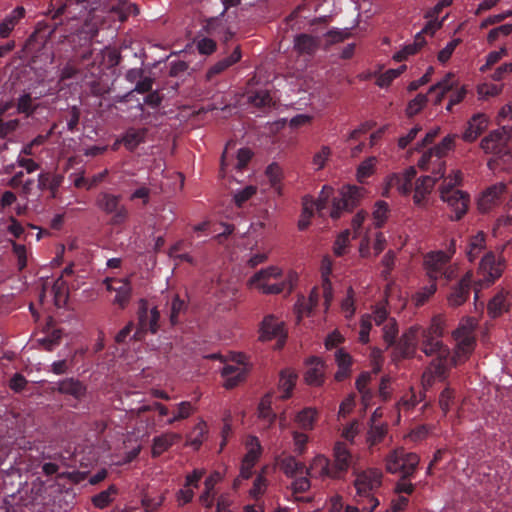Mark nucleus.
Instances as JSON below:
<instances>
[{
    "label": "nucleus",
    "mask_w": 512,
    "mask_h": 512,
    "mask_svg": "<svg viewBox=\"0 0 512 512\" xmlns=\"http://www.w3.org/2000/svg\"><path fill=\"white\" fill-rule=\"evenodd\" d=\"M248 445L250 448L245 454L242 462L255 466L261 454V445L257 437H251Z\"/></svg>",
    "instance_id": "3c124183"
},
{
    "label": "nucleus",
    "mask_w": 512,
    "mask_h": 512,
    "mask_svg": "<svg viewBox=\"0 0 512 512\" xmlns=\"http://www.w3.org/2000/svg\"><path fill=\"white\" fill-rule=\"evenodd\" d=\"M25 15V9L21 6L16 7L5 19L0 23V37L7 38L13 31L14 27L20 19Z\"/></svg>",
    "instance_id": "72a5a7b5"
},
{
    "label": "nucleus",
    "mask_w": 512,
    "mask_h": 512,
    "mask_svg": "<svg viewBox=\"0 0 512 512\" xmlns=\"http://www.w3.org/2000/svg\"><path fill=\"white\" fill-rule=\"evenodd\" d=\"M441 199L454 211L455 218L460 219L468 211L470 196L462 190H443Z\"/></svg>",
    "instance_id": "f3484780"
},
{
    "label": "nucleus",
    "mask_w": 512,
    "mask_h": 512,
    "mask_svg": "<svg viewBox=\"0 0 512 512\" xmlns=\"http://www.w3.org/2000/svg\"><path fill=\"white\" fill-rule=\"evenodd\" d=\"M473 322H467L461 325L453 332V337L456 342L455 361L461 362L466 360L473 352L476 345L475 327Z\"/></svg>",
    "instance_id": "1a4fd4ad"
},
{
    "label": "nucleus",
    "mask_w": 512,
    "mask_h": 512,
    "mask_svg": "<svg viewBox=\"0 0 512 512\" xmlns=\"http://www.w3.org/2000/svg\"><path fill=\"white\" fill-rule=\"evenodd\" d=\"M354 464V456L344 442L337 441L332 449V458L316 455L311 464L312 475L320 479L342 480Z\"/></svg>",
    "instance_id": "f03ea898"
},
{
    "label": "nucleus",
    "mask_w": 512,
    "mask_h": 512,
    "mask_svg": "<svg viewBox=\"0 0 512 512\" xmlns=\"http://www.w3.org/2000/svg\"><path fill=\"white\" fill-rule=\"evenodd\" d=\"M340 313L343 318L349 319L354 316L355 313V292L354 289L349 286L346 290L345 296L341 299Z\"/></svg>",
    "instance_id": "79ce46f5"
},
{
    "label": "nucleus",
    "mask_w": 512,
    "mask_h": 512,
    "mask_svg": "<svg viewBox=\"0 0 512 512\" xmlns=\"http://www.w3.org/2000/svg\"><path fill=\"white\" fill-rule=\"evenodd\" d=\"M134 324V322H128V324L116 334L115 341L117 343H124L133 330L135 331L131 339L140 341L145 338L147 333L155 334L160 328L159 322H136V325Z\"/></svg>",
    "instance_id": "4468645a"
},
{
    "label": "nucleus",
    "mask_w": 512,
    "mask_h": 512,
    "mask_svg": "<svg viewBox=\"0 0 512 512\" xmlns=\"http://www.w3.org/2000/svg\"><path fill=\"white\" fill-rule=\"evenodd\" d=\"M507 192L508 186L504 182H498L488 186L477 198L479 211L485 213L498 206Z\"/></svg>",
    "instance_id": "ddd939ff"
},
{
    "label": "nucleus",
    "mask_w": 512,
    "mask_h": 512,
    "mask_svg": "<svg viewBox=\"0 0 512 512\" xmlns=\"http://www.w3.org/2000/svg\"><path fill=\"white\" fill-rule=\"evenodd\" d=\"M442 322H432L428 329L421 332L420 348L427 356L435 355L432 361L436 372L441 373L444 363L449 355V350L443 345L441 335L443 331Z\"/></svg>",
    "instance_id": "7ed1b4c3"
},
{
    "label": "nucleus",
    "mask_w": 512,
    "mask_h": 512,
    "mask_svg": "<svg viewBox=\"0 0 512 512\" xmlns=\"http://www.w3.org/2000/svg\"><path fill=\"white\" fill-rule=\"evenodd\" d=\"M463 181V173L460 169H453L447 177L444 178L440 187V192L443 190H457L456 187L461 185Z\"/></svg>",
    "instance_id": "603ef678"
},
{
    "label": "nucleus",
    "mask_w": 512,
    "mask_h": 512,
    "mask_svg": "<svg viewBox=\"0 0 512 512\" xmlns=\"http://www.w3.org/2000/svg\"><path fill=\"white\" fill-rule=\"evenodd\" d=\"M419 463V457L404 448L391 451L386 457V470L389 473H401L404 478H411Z\"/></svg>",
    "instance_id": "0eeeda50"
},
{
    "label": "nucleus",
    "mask_w": 512,
    "mask_h": 512,
    "mask_svg": "<svg viewBox=\"0 0 512 512\" xmlns=\"http://www.w3.org/2000/svg\"><path fill=\"white\" fill-rule=\"evenodd\" d=\"M257 193V187L248 185L241 190H238L233 195V201L237 207H241L246 201L251 199Z\"/></svg>",
    "instance_id": "13d9d810"
},
{
    "label": "nucleus",
    "mask_w": 512,
    "mask_h": 512,
    "mask_svg": "<svg viewBox=\"0 0 512 512\" xmlns=\"http://www.w3.org/2000/svg\"><path fill=\"white\" fill-rule=\"evenodd\" d=\"M506 260L501 255L496 257L493 252H487L481 259L478 267V274L481 276L474 286V300L479 298V292L482 288L489 287L496 279L500 278L504 272Z\"/></svg>",
    "instance_id": "20e7f679"
},
{
    "label": "nucleus",
    "mask_w": 512,
    "mask_h": 512,
    "mask_svg": "<svg viewBox=\"0 0 512 512\" xmlns=\"http://www.w3.org/2000/svg\"><path fill=\"white\" fill-rule=\"evenodd\" d=\"M387 434V425L385 424H371L368 431L367 441L370 446L381 443Z\"/></svg>",
    "instance_id": "8fccbe9b"
},
{
    "label": "nucleus",
    "mask_w": 512,
    "mask_h": 512,
    "mask_svg": "<svg viewBox=\"0 0 512 512\" xmlns=\"http://www.w3.org/2000/svg\"><path fill=\"white\" fill-rule=\"evenodd\" d=\"M488 127V118L482 113H478L472 116L467 123V128L462 134V139L465 142L475 141L479 135L486 130Z\"/></svg>",
    "instance_id": "b1692460"
},
{
    "label": "nucleus",
    "mask_w": 512,
    "mask_h": 512,
    "mask_svg": "<svg viewBox=\"0 0 512 512\" xmlns=\"http://www.w3.org/2000/svg\"><path fill=\"white\" fill-rule=\"evenodd\" d=\"M221 480L222 475L218 471H214L204 481L205 489L200 495L199 501L207 509L214 505V488Z\"/></svg>",
    "instance_id": "a878e982"
},
{
    "label": "nucleus",
    "mask_w": 512,
    "mask_h": 512,
    "mask_svg": "<svg viewBox=\"0 0 512 512\" xmlns=\"http://www.w3.org/2000/svg\"><path fill=\"white\" fill-rule=\"evenodd\" d=\"M222 376L225 378L224 386L227 389H232L244 379V372L233 365H225L222 369Z\"/></svg>",
    "instance_id": "a19ab883"
},
{
    "label": "nucleus",
    "mask_w": 512,
    "mask_h": 512,
    "mask_svg": "<svg viewBox=\"0 0 512 512\" xmlns=\"http://www.w3.org/2000/svg\"><path fill=\"white\" fill-rule=\"evenodd\" d=\"M316 306L306 300V296L300 295L294 304V312L299 319L310 318Z\"/></svg>",
    "instance_id": "09e8293b"
},
{
    "label": "nucleus",
    "mask_w": 512,
    "mask_h": 512,
    "mask_svg": "<svg viewBox=\"0 0 512 512\" xmlns=\"http://www.w3.org/2000/svg\"><path fill=\"white\" fill-rule=\"evenodd\" d=\"M428 98L425 94H418L413 98L406 107V115L413 117L418 114L427 104Z\"/></svg>",
    "instance_id": "4d7b16f0"
},
{
    "label": "nucleus",
    "mask_w": 512,
    "mask_h": 512,
    "mask_svg": "<svg viewBox=\"0 0 512 512\" xmlns=\"http://www.w3.org/2000/svg\"><path fill=\"white\" fill-rule=\"evenodd\" d=\"M418 167L421 170L430 171L433 175L432 178L438 180L444 176L445 161L442 156L429 149L418 160Z\"/></svg>",
    "instance_id": "6ab92c4d"
},
{
    "label": "nucleus",
    "mask_w": 512,
    "mask_h": 512,
    "mask_svg": "<svg viewBox=\"0 0 512 512\" xmlns=\"http://www.w3.org/2000/svg\"><path fill=\"white\" fill-rule=\"evenodd\" d=\"M318 412L315 408L306 407L295 416V422L302 430H312L317 421Z\"/></svg>",
    "instance_id": "c9c22d12"
},
{
    "label": "nucleus",
    "mask_w": 512,
    "mask_h": 512,
    "mask_svg": "<svg viewBox=\"0 0 512 512\" xmlns=\"http://www.w3.org/2000/svg\"><path fill=\"white\" fill-rule=\"evenodd\" d=\"M425 39L421 36V32H418L415 36L413 43L405 45L401 50L393 55V60L401 62L406 60L409 56L416 54L424 45Z\"/></svg>",
    "instance_id": "f704fd0d"
},
{
    "label": "nucleus",
    "mask_w": 512,
    "mask_h": 512,
    "mask_svg": "<svg viewBox=\"0 0 512 512\" xmlns=\"http://www.w3.org/2000/svg\"><path fill=\"white\" fill-rule=\"evenodd\" d=\"M107 291L114 292L113 304L124 310L128 307L133 294V287L128 277L111 278L107 277L103 281Z\"/></svg>",
    "instance_id": "9b49d317"
},
{
    "label": "nucleus",
    "mask_w": 512,
    "mask_h": 512,
    "mask_svg": "<svg viewBox=\"0 0 512 512\" xmlns=\"http://www.w3.org/2000/svg\"><path fill=\"white\" fill-rule=\"evenodd\" d=\"M305 380L309 385H321L324 381L322 365L317 363L316 366L309 368L305 373Z\"/></svg>",
    "instance_id": "bf43d9fd"
},
{
    "label": "nucleus",
    "mask_w": 512,
    "mask_h": 512,
    "mask_svg": "<svg viewBox=\"0 0 512 512\" xmlns=\"http://www.w3.org/2000/svg\"><path fill=\"white\" fill-rule=\"evenodd\" d=\"M293 442L295 447V452L299 455H303L307 449L308 436L307 434L299 431L293 432Z\"/></svg>",
    "instance_id": "774afa93"
},
{
    "label": "nucleus",
    "mask_w": 512,
    "mask_h": 512,
    "mask_svg": "<svg viewBox=\"0 0 512 512\" xmlns=\"http://www.w3.org/2000/svg\"><path fill=\"white\" fill-rule=\"evenodd\" d=\"M294 49L300 54H312L319 47L316 37L308 34H299L294 38Z\"/></svg>",
    "instance_id": "2f4dec72"
},
{
    "label": "nucleus",
    "mask_w": 512,
    "mask_h": 512,
    "mask_svg": "<svg viewBox=\"0 0 512 512\" xmlns=\"http://www.w3.org/2000/svg\"><path fill=\"white\" fill-rule=\"evenodd\" d=\"M473 281V272L471 270L467 271L458 284L453 288L452 292L449 294L447 300L450 306H460L468 299L470 295V288Z\"/></svg>",
    "instance_id": "aec40b11"
},
{
    "label": "nucleus",
    "mask_w": 512,
    "mask_h": 512,
    "mask_svg": "<svg viewBox=\"0 0 512 512\" xmlns=\"http://www.w3.org/2000/svg\"><path fill=\"white\" fill-rule=\"evenodd\" d=\"M389 216V206L385 201H377L372 213L373 224L376 228L382 227Z\"/></svg>",
    "instance_id": "a18cd8bd"
},
{
    "label": "nucleus",
    "mask_w": 512,
    "mask_h": 512,
    "mask_svg": "<svg viewBox=\"0 0 512 512\" xmlns=\"http://www.w3.org/2000/svg\"><path fill=\"white\" fill-rule=\"evenodd\" d=\"M366 189L356 185H344L338 195L332 200L330 217L332 219L340 218L344 213L351 212L366 196Z\"/></svg>",
    "instance_id": "39448f33"
},
{
    "label": "nucleus",
    "mask_w": 512,
    "mask_h": 512,
    "mask_svg": "<svg viewBox=\"0 0 512 512\" xmlns=\"http://www.w3.org/2000/svg\"><path fill=\"white\" fill-rule=\"evenodd\" d=\"M503 86L492 83H483L478 86L477 93L479 98L487 99L489 97L498 96L502 92Z\"/></svg>",
    "instance_id": "052dcab7"
},
{
    "label": "nucleus",
    "mask_w": 512,
    "mask_h": 512,
    "mask_svg": "<svg viewBox=\"0 0 512 512\" xmlns=\"http://www.w3.org/2000/svg\"><path fill=\"white\" fill-rule=\"evenodd\" d=\"M266 176L269 179L271 187L275 190L278 195L282 193V170L277 164H270L266 169Z\"/></svg>",
    "instance_id": "de8ad7c7"
},
{
    "label": "nucleus",
    "mask_w": 512,
    "mask_h": 512,
    "mask_svg": "<svg viewBox=\"0 0 512 512\" xmlns=\"http://www.w3.org/2000/svg\"><path fill=\"white\" fill-rule=\"evenodd\" d=\"M297 374L291 369H284L280 372L278 388L282 391L280 399L286 400L291 397L296 385Z\"/></svg>",
    "instance_id": "c756f323"
},
{
    "label": "nucleus",
    "mask_w": 512,
    "mask_h": 512,
    "mask_svg": "<svg viewBox=\"0 0 512 512\" xmlns=\"http://www.w3.org/2000/svg\"><path fill=\"white\" fill-rule=\"evenodd\" d=\"M54 390L60 394L71 396L77 401H81L87 393L86 385L73 377L58 381Z\"/></svg>",
    "instance_id": "4be33fe9"
},
{
    "label": "nucleus",
    "mask_w": 512,
    "mask_h": 512,
    "mask_svg": "<svg viewBox=\"0 0 512 512\" xmlns=\"http://www.w3.org/2000/svg\"><path fill=\"white\" fill-rule=\"evenodd\" d=\"M452 253L444 251H435L428 253L424 258V268L426 274L432 281H436L439 276L446 274L444 271L445 265L451 259Z\"/></svg>",
    "instance_id": "dca6fc26"
},
{
    "label": "nucleus",
    "mask_w": 512,
    "mask_h": 512,
    "mask_svg": "<svg viewBox=\"0 0 512 512\" xmlns=\"http://www.w3.org/2000/svg\"><path fill=\"white\" fill-rule=\"evenodd\" d=\"M181 436L177 433L169 432L157 436L153 439L152 455L153 457L160 456L163 452L167 451L172 445L178 442Z\"/></svg>",
    "instance_id": "c85d7f7f"
},
{
    "label": "nucleus",
    "mask_w": 512,
    "mask_h": 512,
    "mask_svg": "<svg viewBox=\"0 0 512 512\" xmlns=\"http://www.w3.org/2000/svg\"><path fill=\"white\" fill-rule=\"evenodd\" d=\"M332 193L333 188L331 186L325 185L320 191L318 200L316 202L313 200L311 196L303 197V209L300 219L298 221V228L300 230H304L309 226L315 208L317 209L318 212H321L326 207V203L330 196L332 195Z\"/></svg>",
    "instance_id": "9d476101"
},
{
    "label": "nucleus",
    "mask_w": 512,
    "mask_h": 512,
    "mask_svg": "<svg viewBox=\"0 0 512 512\" xmlns=\"http://www.w3.org/2000/svg\"><path fill=\"white\" fill-rule=\"evenodd\" d=\"M510 141H512V127L502 126L485 136L480 142V147L485 153L498 154Z\"/></svg>",
    "instance_id": "f8f14e48"
},
{
    "label": "nucleus",
    "mask_w": 512,
    "mask_h": 512,
    "mask_svg": "<svg viewBox=\"0 0 512 512\" xmlns=\"http://www.w3.org/2000/svg\"><path fill=\"white\" fill-rule=\"evenodd\" d=\"M332 157V148L327 145H321L312 155L311 164L315 171L323 170Z\"/></svg>",
    "instance_id": "4c0bfd02"
},
{
    "label": "nucleus",
    "mask_w": 512,
    "mask_h": 512,
    "mask_svg": "<svg viewBox=\"0 0 512 512\" xmlns=\"http://www.w3.org/2000/svg\"><path fill=\"white\" fill-rule=\"evenodd\" d=\"M208 433L207 424L204 421L198 422L188 435V443L195 449H199Z\"/></svg>",
    "instance_id": "c03bdc74"
},
{
    "label": "nucleus",
    "mask_w": 512,
    "mask_h": 512,
    "mask_svg": "<svg viewBox=\"0 0 512 512\" xmlns=\"http://www.w3.org/2000/svg\"><path fill=\"white\" fill-rule=\"evenodd\" d=\"M298 273L288 270L286 273L281 266L269 265L256 271L246 282L248 289L263 295L290 294L297 282Z\"/></svg>",
    "instance_id": "f257e3e1"
},
{
    "label": "nucleus",
    "mask_w": 512,
    "mask_h": 512,
    "mask_svg": "<svg viewBox=\"0 0 512 512\" xmlns=\"http://www.w3.org/2000/svg\"><path fill=\"white\" fill-rule=\"evenodd\" d=\"M378 160L375 156H370L363 160L356 169V179L363 183L366 178L372 176L375 172Z\"/></svg>",
    "instance_id": "37998d69"
},
{
    "label": "nucleus",
    "mask_w": 512,
    "mask_h": 512,
    "mask_svg": "<svg viewBox=\"0 0 512 512\" xmlns=\"http://www.w3.org/2000/svg\"><path fill=\"white\" fill-rule=\"evenodd\" d=\"M241 50L239 46H236L231 53L230 56L227 58H224L217 63H215L213 66L210 67V69L207 71V78L211 79L213 76L220 74L224 70H226L228 67L232 66L233 64L237 63L241 59Z\"/></svg>",
    "instance_id": "473e14b6"
},
{
    "label": "nucleus",
    "mask_w": 512,
    "mask_h": 512,
    "mask_svg": "<svg viewBox=\"0 0 512 512\" xmlns=\"http://www.w3.org/2000/svg\"><path fill=\"white\" fill-rule=\"evenodd\" d=\"M186 303L180 299L178 295H175L171 300L170 305V320H174L182 315L186 309Z\"/></svg>",
    "instance_id": "338daca9"
},
{
    "label": "nucleus",
    "mask_w": 512,
    "mask_h": 512,
    "mask_svg": "<svg viewBox=\"0 0 512 512\" xmlns=\"http://www.w3.org/2000/svg\"><path fill=\"white\" fill-rule=\"evenodd\" d=\"M280 468L287 477H295L298 473L306 471L307 475L315 477L310 471V467L306 468L305 465L298 461L294 456H287L280 461Z\"/></svg>",
    "instance_id": "7c9ffc66"
},
{
    "label": "nucleus",
    "mask_w": 512,
    "mask_h": 512,
    "mask_svg": "<svg viewBox=\"0 0 512 512\" xmlns=\"http://www.w3.org/2000/svg\"><path fill=\"white\" fill-rule=\"evenodd\" d=\"M437 180L431 176H423L417 179L413 195L414 203L418 206L423 205L427 195L432 191Z\"/></svg>",
    "instance_id": "cd10ccee"
},
{
    "label": "nucleus",
    "mask_w": 512,
    "mask_h": 512,
    "mask_svg": "<svg viewBox=\"0 0 512 512\" xmlns=\"http://www.w3.org/2000/svg\"><path fill=\"white\" fill-rule=\"evenodd\" d=\"M120 197L107 192H103L97 199V207L107 214L113 215L114 223H122L128 216V211L124 206H119Z\"/></svg>",
    "instance_id": "2eb2a0df"
},
{
    "label": "nucleus",
    "mask_w": 512,
    "mask_h": 512,
    "mask_svg": "<svg viewBox=\"0 0 512 512\" xmlns=\"http://www.w3.org/2000/svg\"><path fill=\"white\" fill-rule=\"evenodd\" d=\"M454 87H456L455 75L449 72L443 77V79H441L440 81H438L436 84L432 85L429 88V93H432L436 90H441V92L446 94Z\"/></svg>",
    "instance_id": "6e6d98bb"
},
{
    "label": "nucleus",
    "mask_w": 512,
    "mask_h": 512,
    "mask_svg": "<svg viewBox=\"0 0 512 512\" xmlns=\"http://www.w3.org/2000/svg\"><path fill=\"white\" fill-rule=\"evenodd\" d=\"M52 296L55 306L62 307L67 303L69 297V289L67 282L59 276L52 284L51 287H47L44 284L40 298L43 299L47 296Z\"/></svg>",
    "instance_id": "412c9836"
},
{
    "label": "nucleus",
    "mask_w": 512,
    "mask_h": 512,
    "mask_svg": "<svg viewBox=\"0 0 512 512\" xmlns=\"http://www.w3.org/2000/svg\"><path fill=\"white\" fill-rule=\"evenodd\" d=\"M249 102L255 107H265L270 105L271 97L268 91L260 90L249 96Z\"/></svg>",
    "instance_id": "0e129e2a"
},
{
    "label": "nucleus",
    "mask_w": 512,
    "mask_h": 512,
    "mask_svg": "<svg viewBox=\"0 0 512 512\" xmlns=\"http://www.w3.org/2000/svg\"><path fill=\"white\" fill-rule=\"evenodd\" d=\"M507 55V50L505 47H501L497 51L490 52L486 57V63L480 67L481 72H485L488 70L492 65L499 62L504 56Z\"/></svg>",
    "instance_id": "e2e57ef3"
},
{
    "label": "nucleus",
    "mask_w": 512,
    "mask_h": 512,
    "mask_svg": "<svg viewBox=\"0 0 512 512\" xmlns=\"http://www.w3.org/2000/svg\"><path fill=\"white\" fill-rule=\"evenodd\" d=\"M460 44V39L455 38L448 42L446 46L441 49L438 53V61L441 63H446L452 56L453 52L455 51L456 47Z\"/></svg>",
    "instance_id": "69168bd1"
},
{
    "label": "nucleus",
    "mask_w": 512,
    "mask_h": 512,
    "mask_svg": "<svg viewBox=\"0 0 512 512\" xmlns=\"http://www.w3.org/2000/svg\"><path fill=\"white\" fill-rule=\"evenodd\" d=\"M349 236V230H344L336 237L333 244V252L336 256L340 257L347 253L350 244Z\"/></svg>",
    "instance_id": "864d4df0"
},
{
    "label": "nucleus",
    "mask_w": 512,
    "mask_h": 512,
    "mask_svg": "<svg viewBox=\"0 0 512 512\" xmlns=\"http://www.w3.org/2000/svg\"><path fill=\"white\" fill-rule=\"evenodd\" d=\"M382 472L377 469H369L359 473L355 479L354 486L359 496L369 498L371 504L370 511L379 504L378 500L371 495V492L379 488L382 484Z\"/></svg>",
    "instance_id": "6e6552de"
},
{
    "label": "nucleus",
    "mask_w": 512,
    "mask_h": 512,
    "mask_svg": "<svg viewBox=\"0 0 512 512\" xmlns=\"http://www.w3.org/2000/svg\"><path fill=\"white\" fill-rule=\"evenodd\" d=\"M436 289V282L431 280V283H429L427 286H424L421 290L413 295L412 300L415 306L423 305L436 292Z\"/></svg>",
    "instance_id": "5fc2aeb1"
},
{
    "label": "nucleus",
    "mask_w": 512,
    "mask_h": 512,
    "mask_svg": "<svg viewBox=\"0 0 512 512\" xmlns=\"http://www.w3.org/2000/svg\"><path fill=\"white\" fill-rule=\"evenodd\" d=\"M273 392L266 393L258 405V418L264 421L267 427H271L277 418V414L272 409Z\"/></svg>",
    "instance_id": "bb28decb"
},
{
    "label": "nucleus",
    "mask_w": 512,
    "mask_h": 512,
    "mask_svg": "<svg viewBox=\"0 0 512 512\" xmlns=\"http://www.w3.org/2000/svg\"><path fill=\"white\" fill-rule=\"evenodd\" d=\"M455 135H447L441 142L435 147L431 148L434 152L442 156L443 158L449 151L454 148Z\"/></svg>",
    "instance_id": "680f3d73"
},
{
    "label": "nucleus",
    "mask_w": 512,
    "mask_h": 512,
    "mask_svg": "<svg viewBox=\"0 0 512 512\" xmlns=\"http://www.w3.org/2000/svg\"><path fill=\"white\" fill-rule=\"evenodd\" d=\"M146 132L147 131L144 128H131L123 135L121 142L128 150L132 151L145 140Z\"/></svg>",
    "instance_id": "ea45409f"
},
{
    "label": "nucleus",
    "mask_w": 512,
    "mask_h": 512,
    "mask_svg": "<svg viewBox=\"0 0 512 512\" xmlns=\"http://www.w3.org/2000/svg\"><path fill=\"white\" fill-rule=\"evenodd\" d=\"M508 292L504 289L500 290L488 303V315L491 318L500 317L507 310L506 296Z\"/></svg>",
    "instance_id": "e433bc0d"
},
{
    "label": "nucleus",
    "mask_w": 512,
    "mask_h": 512,
    "mask_svg": "<svg viewBox=\"0 0 512 512\" xmlns=\"http://www.w3.org/2000/svg\"><path fill=\"white\" fill-rule=\"evenodd\" d=\"M116 493V487L111 485L108 487V489L94 495L92 497V503L99 509L106 508L113 501V497L116 495Z\"/></svg>",
    "instance_id": "49530a36"
},
{
    "label": "nucleus",
    "mask_w": 512,
    "mask_h": 512,
    "mask_svg": "<svg viewBox=\"0 0 512 512\" xmlns=\"http://www.w3.org/2000/svg\"><path fill=\"white\" fill-rule=\"evenodd\" d=\"M260 336L261 341H268L277 338L276 348L280 349L285 343L287 337L284 331V322H261Z\"/></svg>",
    "instance_id": "5701e85b"
},
{
    "label": "nucleus",
    "mask_w": 512,
    "mask_h": 512,
    "mask_svg": "<svg viewBox=\"0 0 512 512\" xmlns=\"http://www.w3.org/2000/svg\"><path fill=\"white\" fill-rule=\"evenodd\" d=\"M113 9L114 8L110 7L104 0H98L97 3L94 2L85 17L83 24L84 32L88 34L90 38H94L98 35L101 28L109 27L111 22L114 21V19H112Z\"/></svg>",
    "instance_id": "423d86ee"
},
{
    "label": "nucleus",
    "mask_w": 512,
    "mask_h": 512,
    "mask_svg": "<svg viewBox=\"0 0 512 512\" xmlns=\"http://www.w3.org/2000/svg\"><path fill=\"white\" fill-rule=\"evenodd\" d=\"M58 322H45L43 327L44 336L39 339L41 344L47 350H52L56 345L60 343L63 337V330L57 327Z\"/></svg>",
    "instance_id": "393cba45"
},
{
    "label": "nucleus",
    "mask_w": 512,
    "mask_h": 512,
    "mask_svg": "<svg viewBox=\"0 0 512 512\" xmlns=\"http://www.w3.org/2000/svg\"><path fill=\"white\" fill-rule=\"evenodd\" d=\"M485 247V234L484 232L479 231L470 238L467 249V257L469 261L473 262L476 258H478L481 252L485 249Z\"/></svg>",
    "instance_id": "58836bf2"
},
{
    "label": "nucleus",
    "mask_w": 512,
    "mask_h": 512,
    "mask_svg": "<svg viewBox=\"0 0 512 512\" xmlns=\"http://www.w3.org/2000/svg\"><path fill=\"white\" fill-rule=\"evenodd\" d=\"M416 176V169L408 167L401 173H393L386 178V189L395 188L400 194L408 195L411 192L412 180Z\"/></svg>",
    "instance_id": "a211bd4d"
}]
</instances>
